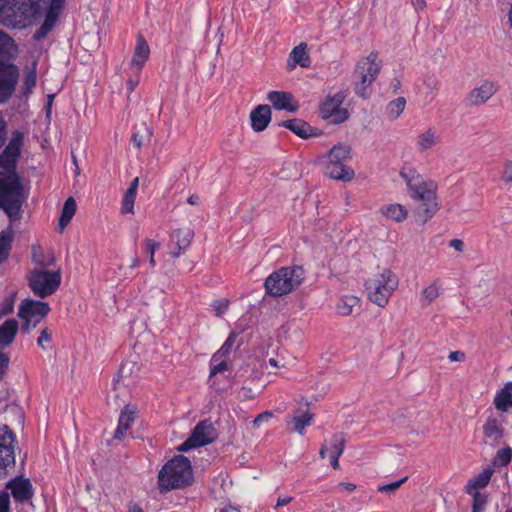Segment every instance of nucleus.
<instances>
[{"instance_id":"nucleus-16","label":"nucleus","mask_w":512,"mask_h":512,"mask_svg":"<svg viewBox=\"0 0 512 512\" xmlns=\"http://www.w3.org/2000/svg\"><path fill=\"white\" fill-rule=\"evenodd\" d=\"M65 0H50L47 8L44 22L35 32L33 38L36 41L44 39L48 33L54 28L59 16L64 8Z\"/></svg>"},{"instance_id":"nucleus-38","label":"nucleus","mask_w":512,"mask_h":512,"mask_svg":"<svg viewBox=\"0 0 512 512\" xmlns=\"http://www.w3.org/2000/svg\"><path fill=\"white\" fill-rule=\"evenodd\" d=\"M153 136L152 130H137L131 136V141L136 148L147 145Z\"/></svg>"},{"instance_id":"nucleus-22","label":"nucleus","mask_w":512,"mask_h":512,"mask_svg":"<svg viewBox=\"0 0 512 512\" xmlns=\"http://www.w3.org/2000/svg\"><path fill=\"white\" fill-rule=\"evenodd\" d=\"M150 55V47L145 38L140 34L137 37L136 47L130 62V66L135 69L136 74H140L142 68Z\"/></svg>"},{"instance_id":"nucleus-51","label":"nucleus","mask_w":512,"mask_h":512,"mask_svg":"<svg viewBox=\"0 0 512 512\" xmlns=\"http://www.w3.org/2000/svg\"><path fill=\"white\" fill-rule=\"evenodd\" d=\"M0 512H11L10 496L7 492H0Z\"/></svg>"},{"instance_id":"nucleus-12","label":"nucleus","mask_w":512,"mask_h":512,"mask_svg":"<svg viewBox=\"0 0 512 512\" xmlns=\"http://www.w3.org/2000/svg\"><path fill=\"white\" fill-rule=\"evenodd\" d=\"M215 437L212 422L202 420L194 427L189 438L178 447V451L187 452L190 449L210 444L215 440Z\"/></svg>"},{"instance_id":"nucleus-29","label":"nucleus","mask_w":512,"mask_h":512,"mask_svg":"<svg viewBox=\"0 0 512 512\" xmlns=\"http://www.w3.org/2000/svg\"><path fill=\"white\" fill-rule=\"evenodd\" d=\"M18 53V47L14 39L4 31L0 30V57L12 60Z\"/></svg>"},{"instance_id":"nucleus-5","label":"nucleus","mask_w":512,"mask_h":512,"mask_svg":"<svg viewBox=\"0 0 512 512\" xmlns=\"http://www.w3.org/2000/svg\"><path fill=\"white\" fill-rule=\"evenodd\" d=\"M304 278L305 271L301 266L281 267L266 278L264 283L266 293L273 297L287 295L297 289Z\"/></svg>"},{"instance_id":"nucleus-48","label":"nucleus","mask_w":512,"mask_h":512,"mask_svg":"<svg viewBox=\"0 0 512 512\" xmlns=\"http://www.w3.org/2000/svg\"><path fill=\"white\" fill-rule=\"evenodd\" d=\"M486 503V499L483 495L476 492L473 496V508L472 512H482L484 505Z\"/></svg>"},{"instance_id":"nucleus-49","label":"nucleus","mask_w":512,"mask_h":512,"mask_svg":"<svg viewBox=\"0 0 512 512\" xmlns=\"http://www.w3.org/2000/svg\"><path fill=\"white\" fill-rule=\"evenodd\" d=\"M229 307V300L227 299H219L213 302V308L216 312L217 316H221L224 314Z\"/></svg>"},{"instance_id":"nucleus-57","label":"nucleus","mask_w":512,"mask_h":512,"mask_svg":"<svg viewBox=\"0 0 512 512\" xmlns=\"http://www.w3.org/2000/svg\"><path fill=\"white\" fill-rule=\"evenodd\" d=\"M51 341V334L48 332V329H43L40 333V336L37 339V343L39 346L43 347L44 342Z\"/></svg>"},{"instance_id":"nucleus-41","label":"nucleus","mask_w":512,"mask_h":512,"mask_svg":"<svg viewBox=\"0 0 512 512\" xmlns=\"http://www.w3.org/2000/svg\"><path fill=\"white\" fill-rule=\"evenodd\" d=\"M440 82L435 77H428L424 80L426 98L433 100L439 90Z\"/></svg>"},{"instance_id":"nucleus-2","label":"nucleus","mask_w":512,"mask_h":512,"mask_svg":"<svg viewBox=\"0 0 512 512\" xmlns=\"http://www.w3.org/2000/svg\"><path fill=\"white\" fill-rule=\"evenodd\" d=\"M43 0H0V25L25 29L41 15Z\"/></svg>"},{"instance_id":"nucleus-13","label":"nucleus","mask_w":512,"mask_h":512,"mask_svg":"<svg viewBox=\"0 0 512 512\" xmlns=\"http://www.w3.org/2000/svg\"><path fill=\"white\" fill-rule=\"evenodd\" d=\"M19 75V68L11 60H0V103H5L11 98Z\"/></svg>"},{"instance_id":"nucleus-43","label":"nucleus","mask_w":512,"mask_h":512,"mask_svg":"<svg viewBox=\"0 0 512 512\" xmlns=\"http://www.w3.org/2000/svg\"><path fill=\"white\" fill-rule=\"evenodd\" d=\"M492 476L491 470H484L480 474H478L472 481L471 485L474 488H484L488 485Z\"/></svg>"},{"instance_id":"nucleus-35","label":"nucleus","mask_w":512,"mask_h":512,"mask_svg":"<svg viewBox=\"0 0 512 512\" xmlns=\"http://www.w3.org/2000/svg\"><path fill=\"white\" fill-rule=\"evenodd\" d=\"M359 305V298L356 296H344L337 305V311L342 316H349L353 308Z\"/></svg>"},{"instance_id":"nucleus-26","label":"nucleus","mask_w":512,"mask_h":512,"mask_svg":"<svg viewBox=\"0 0 512 512\" xmlns=\"http://www.w3.org/2000/svg\"><path fill=\"white\" fill-rule=\"evenodd\" d=\"M379 212L387 219L397 223L404 222L408 218L407 208L398 203L382 205Z\"/></svg>"},{"instance_id":"nucleus-19","label":"nucleus","mask_w":512,"mask_h":512,"mask_svg":"<svg viewBox=\"0 0 512 512\" xmlns=\"http://www.w3.org/2000/svg\"><path fill=\"white\" fill-rule=\"evenodd\" d=\"M483 443L486 445H490L492 447H496L500 445L502 439L505 435V430L502 425V421L495 417L494 415H490L483 427Z\"/></svg>"},{"instance_id":"nucleus-3","label":"nucleus","mask_w":512,"mask_h":512,"mask_svg":"<svg viewBox=\"0 0 512 512\" xmlns=\"http://www.w3.org/2000/svg\"><path fill=\"white\" fill-rule=\"evenodd\" d=\"M192 482L191 463L183 455H176L167 461L158 473V488L161 493L187 487Z\"/></svg>"},{"instance_id":"nucleus-59","label":"nucleus","mask_w":512,"mask_h":512,"mask_svg":"<svg viewBox=\"0 0 512 512\" xmlns=\"http://www.w3.org/2000/svg\"><path fill=\"white\" fill-rule=\"evenodd\" d=\"M449 246L458 252L464 251V242L461 239H452Z\"/></svg>"},{"instance_id":"nucleus-45","label":"nucleus","mask_w":512,"mask_h":512,"mask_svg":"<svg viewBox=\"0 0 512 512\" xmlns=\"http://www.w3.org/2000/svg\"><path fill=\"white\" fill-rule=\"evenodd\" d=\"M407 480H408V477L405 476L398 481H395V482H392L389 484H385V485H380V486H378L377 490H378V492H381V493H393L397 489H399Z\"/></svg>"},{"instance_id":"nucleus-31","label":"nucleus","mask_w":512,"mask_h":512,"mask_svg":"<svg viewBox=\"0 0 512 512\" xmlns=\"http://www.w3.org/2000/svg\"><path fill=\"white\" fill-rule=\"evenodd\" d=\"M76 209V201L73 197H69L63 205L62 213L59 219V228L61 232L65 229V227L69 224V222L75 215Z\"/></svg>"},{"instance_id":"nucleus-46","label":"nucleus","mask_w":512,"mask_h":512,"mask_svg":"<svg viewBox=\"0 0 512 512\" xmlns=\"http://www.w3.org/2000/svg\"><path fill=\"white\" fill-rule=\"evenodd\" d=\"M500 179L505 183H512V160H505L502 165Z\"/></svg>"},{"instance_id":"nucleus-64","label":"nucleus","mask_w":512,"mask_h":512,"mask_svg":"<svg viewBox=\"0 0 512 512\" xmlns=\"http://www.w3.org/2000/svg\"><path fill=\"white\" fill-rule=\"evenodd\" d=\"M187 202L190 205H198L200 202V197L197 194H192L188 199Z\"/></svg>"},{"instance_id":"nucleus-20","label":"nucleus","mask_w":512,"mask_h":512,"mask_svg":"<svg viewBox=\"0 0 512 512\" xmlns=\"http://www.w3.org/2000/svg\"><path fill=\"white\" fill-rule=\"evenodd\" d=\"M266 99L274 109L279 111L293 113L299 108V104L293 94L287 91H270L268 92Z\"/></svg>"},{"instance_id":"nucleus-40","label":"nucleus","mask_w":512,"mask_h":512,"mask_svg":"<svg viewBox=\"0 0 512 512\" xmlns=\"http://www.w3.org/2000/svg\"><path fill=\"white\" fill-rule=\"evenodd\" d=\"M346 436L344 433H335L331 438L332 452L336 456H341L345 449Z\"/></svg>"},{"instance_id":"nucleus-52","label":"nucleus","mask_w":512,"mask_h":512,"mask_svg":"<svg viewBox=\"0 0 512 512\" xmlns=\"http://www.w3.org/2000/svg\"><path fill=\"white\" fill-rule=\"evenodd\" d=\"M10 363V358L6 353L0 352V381L3 379L8 366Z\"/></svg>"},{"instance_id":"nucleus-1","label":"nucleus","mask_w":512,"mask_h":512,"mask_svg":"<svg viewBox=\"0 0 512 512\" xmlns=\"http://www.w3.org/2000/svg\"><path fill=\"white\" fill-rule=\"evenodd\" d=\"M400 176L406 181L409 196L413 200L422 202V205L415 210L416 221L421 224L427 223L439 211L437 183L433 180H425L414 168L408 166L400 170Z\"/></svg>"},{"instance_id":"nucleus-39","label":"nucleus","mask_w":512,"mask_h":512,"mask_svg":"<svg viewBox=\"0 0 512 512\" xmlns=\"http://www.w3.org/2000/svg\"><path fill=\"white\" fill-rule=\"evenodd\" d=\"M512 459V449L510 447H505L499 449L493 459V465L495 467H505L507 466Z\"/></svg>"},{"instance_id":"nucleus-4","label":"nucleus","mask_w":512,"mask_h":512,"mask_svg":"<svg viewBox=\"0 0 512 512\" xmlns=\"http://www.w3.org/2000/svg\"><path fill=\"white\" fill-rule=\"evenodd\" d=\"M25 200L20 177H0V210L6 214L10 223L22 219V206Z\"/></svg>"},{"instance_id":"nucleus-30","label":"nucleus","mask_w":512,"mask_h":512,"mask_svg":"<svg viewBox=\"0 0 512 512\" xmlns=\"http://www.w3.org/2000/svg\"><path fill=\"white\" fill-rule=\"evenodd\" d=\"M139 185V178L136 177L130 183L129 188L126 190L121 206V212L123 214L134 213V202L137 194Z\"/></svg>"},{"instance_id":"nucleus-37","label":"nucleus","mask_w":512,"mask_h":512,"mask_svg":"<svg viewBox=\"0 0 512 512\" xmlns=\"http://www.w3.org/2000/svg\"><path fill=\"white\" fill-rule=\"evenodd\" d=\"M439 141V135L435 130H426L418 136V146L421 150H427L433 147Z\"/></svg>"},{"instance_id":"nucleus-6","label":"nucleus","mask_w":512,"mask_h":512,"mask_svg":"<svg viewBox=\"0 0 512 512\" xmlns=\"http://www.w3.org/2000/svg\"><path fill=\"white\" fill-rule=\"evenodd\" d=\"M398 285L397 275L390 269H384L381 273L366 280L365 291L372 303L384 308Z\"/></svg>"},{"instance_id":"nucleus-56","label":"nucleus","mask_w":512,"mask_h":512,"mask_svg":"<svg viewBox=\"0 0 512 512\" xmlns=\"http://www.w3.org/2000/svg\"><path fill=\"white\" fill-rule=\"evenodd\" d=\"M449 360L456 362H463L466 359V355L462 351H453L448 355Z\"/></svg>"},{"instance_id":"nucleus-63","label":"nucleus","mask_w":512,"mask_h":512,"mask_svg":"<svg viewBox=\"0 0 512 512\" xmlns=\"http://www.w3.org/2000/svg\"><path fill=\"white\" fill-rule=\"evenodd\" d=\"M339 457L340 456H336L334 454L330 455V463L334 469H339Z\"/></svg>"},{"instance_id":"nucleus-54","label":"nucleus","mask_w":512,"mask_h":512,"mask_svg":"<svg viewBox=\"0 0 512 512\" xmlns=\"http://www.w3.org/2000/svg\"><path fill=\"white\" fill-rule=\"evenodd\" d=\"M272 417V412L265 411L260 413L254 420H253V426L255 428L260 427L261 423L268 421Z\"/></svg>"},{"instance_id":"nucleus-25","label":"nucleus","mask_w":512,"mask_h":512,"mask_svg":"<svg viewBox=\"0 0 512 512\" xmlns=\"http://www.w3.org/2000/svg\"><path fill=\"white\" fill-rule=\"evenodd\" d=\"M271 117L272 111L269 105H258L250 113L252 128H267L271 121Z\"/></svg>"},{"instance_id":"nucleus-24","label":"nucleus","mask_w":512,"mask_h":512,"mask_svg":"<svg viewBox=\"0 0 512 512\" xmlns=\"http://www.w3.org/2000/svg\"><path fill=\"white\" fill-rule=\"evenodd\" d=\"M136 418V408L130 407L129 405L125 406L121 411L118 426L114 432V439L122 440L126 436V432L130 429L131 424L135 421Z\"/></svg>"},{"instance_id":"nucleus-9","label":"nucleus","mask_w":512,"mask_h":512,"mask_svg":"<svg viewBox=\"0 0 512 512\" xmlns=\"http://www.w3.org/2000/svg\"><path fill=\"white\" fill-rule=\"evenodd\" d=\"M24 135L15 130L9 143L0 154V177H19L16 169L21 155Z\"/></svg>"},{"instance_id":"nucleus-62","label":"nucleus","mask_w":512,"mask_h":512,"mask_svg":"<svg viewBox=\"0 0 512 512\" xmlns=\"http://www.w3.org/2000/svg\"><path fill=\"white\" fill-rule=\"evenodd\" d=\"M291 501H292V497H288V496L279 497L277 500L276 507L285 506V505L289 504Z\"/></svg>"},{"instance_id":"nucleus-50","label":"nucleus","mask_w":512,"mask_h":512,"mask_svg":"<svg viewBox=\"0 0 512 512\" xmlns=\"http://www.w3.org/2000/svg\"><path fill=\"white\" fill-rule=\"evenodd\" d=\"M292 132L302 139H309L311 137H318L322 135V130H292Z\"/></svg>"},{"instance_id":"nucleus-32","label":"nucleus","mask_w":512,"mask_h":512,"mask_svg":"<svg viewBox=\"0 0 512 512\" xmlns=\"http://www.w3.org/2000/svg\"><path fill=\"white\" fill-rule=\"evenodd\" d=\"M313 416H314L313 413H311L309 411H305V412H301L299 415L293 416L291 418V420L287 421V422L294 424L293 430L295 432H297L299 434H303L304 429L311 424Z\"/></svg>"},{"instance_id":"nucleus-7","label":"nucleus","mask_w":512,"mask_h":512,"mask_svg":"<svg viewBox=\"0 0 512 512\" xmlns=\"http://www.w3.org/2000/svg\"><path fill=\"white\" fill-rule=\"evenodd\" d=\"M329 162L325 167V175L330 179L350 182L355 177L354 170L348 165L352 159L351 147L338 143L334 145L328 154Z\"/></svg>"},{"instance_id":"nucleus-36","label":"nucleus","mask_w":512,"mask_h":512,"mask_svg":"<svg viewBox=\"0 0 512 512\" xmlns=\"http://www.w3.org/2000/svg\"><path fill=\"white\" fill-rule=\"evenodd\" d=\"M237 337L238 333L236 331H232L229 334L226 341L224 342V344L221 346V348L216 353L213 354L212 361L217 362L221 358L226 357L230 353L233 345L235 344Z\"/></svg>"},{"instance_id":"nucleus-23","label":"nucleus","mask_w":512,"mask_h":512,"mask_svg":"<svg viewBox=\"0 0 512 512\" xmlns=\"http://www.w3.org/2000/svg\"><path fill=\"white\" fill-rule=\"evenodd\" d=\"M298 65L302 68H308L311 65V58L307 53V44L304 42L292 49L287 60L289 71L294 70Z\"/></svg>"},{"instance_id":"nucleus-53","label":"nucleus","mask_w":512,"mask_h":512,"mask_svg":"<svg viewBox=\"0 0 512 512\" xmlns=\"http://www.w3.org/2000/svg\"><path fill=\"white\" fill-rule=\"evenodd\" d=\"M305 123L298 119L285 120L279 124L281 128H305Z\"/></svg>"},{"instance_id":"nucleus-42","label":"nucleus","mask_w":512,"mask_h":512,"mask_svg":"<svg viewBox=\"0 0 512 512\" xmlns=\"http://www.w3.org/2000/svg\"><path fill=\"white\" fill-rule=\"evenodd\" d=\"M36 85V64L25 73L23 86L26 92L30 93Z\"/></svg>"},{"instance_id":"nucleus-60","label":"nucleus","mask_w":512,"mask_h":512,"mask_svg":"<svg viewBox=\"0 0 512 512\" xmlns=\"http://www.w3.org/2000/svg\"><path fill=\"white\" fill-rule=\"evenodd\" d=\"M411 4L415 8L416 11H422L426 7L425 0H411Z\"/></svg>"},{"instance_id":"nucleus-17","label":"nucleus","mask_w":512,"mask_h":512,"mask_svg":"<svg viewBox=\"0 0 512 512\" xmlns=\"http://www.w3.org/2000/svg\"><path fill=\"white\" fill-rule=\"evenodd\" d=\"M497 92V86L492 81H482L465 96L463 102L467 107H476L486 103Z\"/></svg>"},{"instance_id":"nucleus-11","label":"nucleus","mask_w":512,"mask_h":512,"mask_svg":"<svg viewBox=\"0 0 512 512\" xmlns=\"http://www.w3.org/2000/svg\"><path fill=\"white\" fill-rule=\"evenodd\" d=\"M50 311L49 304L46 302L25 299L18 311V316L24 320L21 330L29 333L32 328H35L41 320Z\"/></svg>"},{"instance_id":"nucleus-55","label":"nucleus","mask_w":512,"mask_h":512,"mask_svg":"<svg viewBox=\"0 0 512 512\" xmlns=\"http://www.w3.org/2000/svg\"><path fill=\"white\" fill-rule=\"evenodd\" d=\"M146 252L150 257H154L156 250L160 247V243L153 239H146Z\"/></svg>"},{"instance_id":"nucleus-8","label":"nucleus","mask_w":512,"mask_h":512,"mask_svg":"<svg viewBox=\"0 0 512 512\" xmlns=\"http://www.w3.org/2000/svg\"><path fill=\"white\" fill-rule=\"evenodd\" d=\"M379 54L372 51L367 57L360 59L355 67V93L362 98H368L370 95V86L378 77L381 71V61Z\"/></svg>"},{"instance_id":"nucleus-15","label":"nucleus","mask_w":512,"mask_h":512,"mask_svg":"<svg viewBox=\"0 0 512 512\" xmlns=\"http://www.w3.org/2000/svg\"><path fill=\"white\" fill-rule=\"evenodd\" d=\"M345 99L343 92H338L333 96H328L320 107V115L328 120L330 124H340L348 118V111L341 108Z\"/></svg>"},{"instance_id":"nucleus-61","label":"nucleus","mask_w":512,"mask_h":512,"mask_svg":"<svg viewBox=\"0 0 512 512\" xmlns=\"http://www.w3.org/2000/svg\"><path fill=\"white\" fill-rule=\"evenodd\" d=\"M54 94H49L47 96V103H46V112H47V116L49 117L50 114H51V109H52V105H53V100H54Z\"/></svg>"},{"instance_id":"nucleus-34","label":"nucleus","mask_w":512,"mask_h":512,"mask_svg":"<svg viewBox=\"0 0 512 512\" xmlns=\"http://www.w3.org/2000/svg\"><path fill=\"white\" fill-rule=\"evenodd\" d=\"M406 106V99L404 97H398L390 101L386 107V115L390 119H397L404 111Z\"/></svg>"},{"instance_id":"nucleus-27","label":"nucleus","mask_w":512,"mask_h":512,"mask_svg":"<svg viewBox=\"0 0 512 512\" xmlns=\"http://www.w3.org/2000/svg\"><path fill=\"white\" fill-rule=\"evenodd\" d=\"M19 325L15 319H8L0 325V346H9L15 339Z\"/></svg>"},{"instance_id":"nucleus-10","label":"nucleus","mask_w":512,"mask_h":512,"mask_svg":"<svg viewBox=\"0 0 512 512\" xmlns=\"http://www.w3.org/2000/svg\"><path fill=\"white\" fill-rule=\"evenodd\" d=\"M60 284L61 274L59 271L34 270L29 276V287L40 298L52 295Z\"/></svg>"},{"instance_id":"nucleus-47","label":"nucleus","mask_w":512,"mask_h":512,"mask_svg":"<svg viewBox=\"0 0 512 512\" xmlns=\"http://www.w3.org/2000/svg\"><path fill=\"white\" fill-rule=\"evenodd\" d=\"M228 368L227 362L225 360H218L217 362H213L211 360V367H210V377L215 376L216 374L225 371Z\"/></svg>"},{"instance_id":"nucleus-14","label":"nucleus","mask_w":512,"mask_h":512,"mask_svg":"<svg viewBox=\"0 0 512 512\" xmlns=\"http://www.w3.org/2000/svg\"><path fill=\"white\" fill-rule=\"evenodd\" d=\"M14 442V433L7 425H3L0 428V479L6 477L8 467L15 464Z\"/></svg>"},{"instance_id":"nucleus-33","label":"nucleus","mask_w":512,"mask_h":512,"mask_svg":"<svg viewBox=\"0 0 512 512\" xmlns=\"http://www.w3.org/2000/svg\"><path fill=\"white\" fill-rule=\"evenodd\" d=\"M12 241L13 231L11 228L0 233V263L8 258Z\"/></svg>"},{"instance_id":"nucleus-21","label":"nucleus","mask_w":512,"mask_h":512,"mask_svg":"<svg viewBox=\"0 0 512 512\" xmlns=\"http://www.w3.org/2000/svg\"><path fill=\"white\" fill-rule=\"evenodd\" d=\"M194 238V231L189 228H179L173 231L171 239L175 248L170 251L173 258H178L191 244Z\"/></svg>"},{"instance_id":"nucleus-28","label":"nucleus","mask_w":512,"mask_h":512,"mask_svg":"<svg viewBox=\"0 0 512 512\" xmlns=\"http://www.w3.org/2000/svg\"><path fill=\"white\" fill-rule=\"evenodd\" d=\"M495 408L507 412L512 407V382H507L494 398Z\"/></svg>"},{"instance_id":"nucleus-44","label":"nucleus","mask_w":512,"mask_h":512,"mask_svg":"<svg viewBox=\"0 0 512 512\" xmlns=\"http://www.w3.org/2000/svg\"><path fill=\"white\" fill-rule=\"evenodd\" d=\"M439 296V287L434 282L422 291V297L426 304L429 305Z\"/></svg>"},{"instance_id":"nucleus-18","label":"nucleus","mask_w":512,"mask_h":512,"mask_svg":"<svg viewBox=\"0 0 512 512\" xmlns=\"http://www.w3.org/2000/svg\"><path fill=\"white\" fill-rule=\"evenodd\" d=\"M6 489L11 491V495L17 503L27 502L31 500L34 495V489L30 479L24 478L23 476H16L8 481Z\"/></svg>"},{"instance_id":"nucleus-58","label":"nucleus","mask_w":512,"mask_h":512,"mask_svg":"<svg viewBox=\"0 0 512 512\" xmlns=\"http://www.w3.org/2000/svg\"><path fill=\"white\" fill-rule=\"evenodd\" d=\"M139 84V74L135 78H129L126 81V87L129 93H132Z\"/></svg>"}]
</instances>
